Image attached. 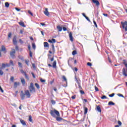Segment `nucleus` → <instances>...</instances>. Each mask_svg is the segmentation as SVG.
Wrapping results in <instances>:
<instances>
[{
	"label": "nucleus",
	"instance_id": "nucleus-32",
	"mask_svg": "<svg viewBox=\"0 0 127 127\" xmlns=\"http://www.w3.org/2000/svg\"><path fill=\"white\" fill-rule=\"evenodd\" d=\"M10 80V81H11V82H13L14 80V77L13 76H11Z\"/></svg>",
	"mask_w": 127,
	"mask_h": 127
},
{
	"label": "nucleus",
	"instance_id": "nucleus-45",
	"mask_svg": "<svg viewBox=\"0 0 127 127\" xmlns=\"http://www.w3.org/2000/svg\"><path fill=\"white\" fill-rule=\"evenodd\" d=\"M118 96H119V97H122V98H124V95H123V94H118Z\"/></svg>",
	"mask_w": 127,
	"mask_h": 127
},
{
	"label": "nucleus",
	"instance_id": "nucleus-27",
	"mask_svg": "<svg viewBox=\"0 0 127 127\" xmlns=\"http://www.w3.org/2000/svg\"><path fill=\"white\" fill-rule=\"evenodd\" d=\"M18 66H19V67H20V68H22V64L18 62Z\"/></svg>",
	"mask_w": 127,
	"mask_h": 127
},
{
	"label": "nucleus",
	"instance_id": "nucleus-60",
	"mask_svg": "<svg viewBox=\"0 0 127 127\" xmlns=\"http://www.w3.org/2000/svg\"><path fill=\"white\" fill-rule=\"evenodd\" d=\"M20 43H21V44H22V43H23V41H22V40H21V39H19V40Z\"/></svg>",
	"mask_w": 127,
	"mask_h": 127
},
{
	"label": "nucleus",
	"instance_id": "nucleus-52",
	"mask_svg": "<svg viewBox=\"0 0 127 127\" xmlns=\"http://www.w3.org/2000/svg\"><path fill=\"white\" fill-rule=\"evenodd\" d=\"M6 67H10V64H6Z\"/></svg>",
	"mask_w": 127,
	"mask_h": 127
},
{
	"label": "nucleus",
	"instance_id": "nucleus-7",
	"mask_svg": "<svg viewBox=\"0 0 127 127\" xmlns=\"http://www.w3.org/2000/svg\"><path fill=\"white\" fill-rule=\"evenodd\" d=\"M44 13L47 16H49V15H50V14L49 13V12L48 11V8H45V10L44 11Z\"/></svg>",
	"mask_w": 127,
	"mask_h": 127
},
{
	"label": "nucleus",
	"instance_id": "nucleus-40",
	"mask_svg": "<svg viewBox=\"0 0 127 127\" xmlns=\"http://www.w3.org/2000/svg\"><path fill=\"white\" fill-rule=\"evenodd\" d=\"M29 56L30 57H32V52H31V51H29Z\"/></svg>",
	"mask_w": 127,
	"mask_h": 127
},
{
	"label": "nucleus",
	"instance_id": "nucleus-1",
	"mask_svg": "<svg viewBox=\"0 0 127 127\" xmlns=\"http://www.w3.org/2000/svg\"><path fill=\"white\" fill-rule=\"evenodd\" d=\"M50 114L53 118H56V120L58 122H61V121L63 120L61 117H60V113L56 109L51 110Z\"/></svg>",
	"mask_w": 127,
	"mask_h": 127
},
{
	"label": "nucleus",
	"instance_id": "nucleus-41",
	"mask_svg": "<svg viewBox=\"0 0 127 127\" xmlns=\"http://www.w3.org/2000/svg\"><path fill=\"white\" fill-rule=\"evenodd\" d=\"M87 66H89L90 67H91L92 64L91 63H87Z\"/></svg>",
	"mask_w": 127,
	"mask_h": 127
},
{
	"label": "nucleus",
	"instance_id": "nucleus-51",
	"mask_svg": "<svg viewBox=\"0 0 127 127\" xmlns=\"http://www.w3.org/2000/svg\"><path fill=\"white\" fill-rule=\"evenodd\" d=\"M20 72H21V73H22V74H24V73H26V72H24V71H23V70H22V69L20 70Z\"/></svg>",
	"mask_w": 127,
	"mask_h": 127
},
{
	"label": "nucleus",
	"instance_id": "nucleus-21",
	"mask_svg": "<svg viewBox=\"0 0 127 127\" xmlns=\"http://www.w3.org/2000/svg\"><path fill=\"white\" fill-rule=\"evenodd\" d=\"M35 86L38 90H39L40 89V86H39V84H38V83H35Z\"/></svg>",
	"mask_w": 127,
	"mask_h": 127
},
{
	"label": "nucleus",
	"instance_id": "nucleus-49",
	"mask_svg": "<svg viewBox=\"0 0 127 127\" xmlns=\"http://www.w3.org/2000/svg\"><path fill=\"white\" fill-rule=\"evenodd\" d=\"M26 64L28 66V63H29V61L26 60L25 61Z\"/></svg>",
	"mask_w": 127,
	"mask_h": 127
},
{
	"label": "nucleus",
	"instance_id": "nucleus-29",
	"mask_svg": "<svg viewBox=\"0 0 127 127\" xmlns=\"http://www.w3.org/2000/svg\"><path fill=\"white\" fill-rule=\"evenodd\" d=\"M72 55L74 56L76 55V54H77V51H73L72 53Z\"/></svg>",
	"mask_w": 127,
	"mask_h": 127
},
{
	"label": "nucleus",
	"instance_id": "nucleus-15",
	"mask_svg": "<svg viewBox=\"0 0 127 127\" xmlns=\"http://www.w3.org/2000/svg\"><path fill=\"white\" fill-rule=\"evenodd\" d=\"M20 80L23 86H24L25 85V80L23 78H21Z\"/></svg>",
	"mask_w": 127,
	"mask_h": 127
},
{
	"label": "nucleus",
	"instance_id": "nucleus-31",
	"mask_svg": "<svg viewBox=\"0 0 127 127\" xmlns=\"http://www.w3.org/2000/svg\"><path fill=\"white\" fill-rule=\"evenodd\" d=\"M87 113H88V108H86L84 109V114H86Z\"/></svg>",
	"mask_w": 127,
	"mask_h": 127
},
{
	"label": "nucleus",
	"instance_id": "nucleus-14",
	"mask_svg": "<svg viewBox=\"0 0 127 127\" xmlns=\"http://www.w3.org/2000/svg\"><path fill=\"white\" fill-rule=\"evenodd\" d=\"M19 120H20L21 124H22V125L23 126H26V123H25V121H24V120H23L21 119H20Z\"/></svg>",
	"mask_w": 127,
	"mask_h": 127
},
{
	"label": "nucleus",
	"instance_id": "nucleus-22",
	"mask_svg": "<svg viewBox=\"0 0 127 127\" xmlns=\"http://www.w3.org/2000/svg\"><path fill=\"white\" fill-rule=\"evenodd\" d=\"M56 61H55L53 63V68H56L57 67V66H56Z\"/></svg>",
	"mask_w": 127,
	"mask_h": 127
},
{
	"label": "nucleus",
	"instance_id": "nucleus-54",
	"mask_svg": "<svg viewBox=\"0 0 127 127\" xmlns=\"http://www.w3.org/2000/svg\"><path fill=\"white\" fill-rule=\"evenodd\" d=\"M95 91H99V88H98V87H97V86H95Z\"/></svg>",
	"mask_w": 127,
	"mask_h": 127
},
{
	"label": "nucleus",
	"instance_id": "nucleus-38",
	"mask_svg": "<svg viewBox=\"0 0 127 127\" xmlns=\"http://www.w3.org/2000/svg\"><path fill=\"white\" fill-rule=\"evenodd\" d=\"M71 60H72V58H69V60H68L67 63L68 65H70V61H71Z\"/></svg>",
	"mask_w": 127,
	"mask_h": 127
},
{
	"label": "nucleus",
	"instance_id": "nucleus-44",
	"mask_svg": "<svg viewBox=\"0 0 127 127\" xmlns=\"http://www.w3.org/2000/svg\"><path fill=\"white\" fill-rule=\"evenodd\" d=\"M101 99L102 100H104V99H107V96L104 95L103 97H101Z\"/></svg>",
	"mask_w": 127,
	"mask_h": 127
},
{
	"label": "nucleus",
	"instance_id": "nucleus-46",
	"mask_svg": "<svg viewBox=\"0 0 127 127\" xmlns=\"http://www.w3.org/2000/svg\"><path fill=\"white\" fill-rule=\"evenodd\" d=\"M52 41L53 43H55V42H56V40H55V39H52Z\"/></svg>",
	"mask_w": 127,
	"mask_h": 127
},
{
	"label": "nucleus",
	"instance_id": "nucleus-64",
	"mask_svg": "<svg viewBox=\"0 0 127 127\" xmlns=\"http://www.w3.org/2000/svg\"><path fill=\"white\" fill-rule=\"evenodd\" d=\"M103 15L104 16H108V14H107V13H103Z\"/></svg>",
	"mask_w": 127,
	"mask_h": 127
},
{
	"label": "nucleus",
	"instance_id": "nucleus-56",
	"mask_svg": "<svg viewBox=\"0 0 127 127\" xmlns=\"http://www.w3.org/2000/svg\"><path fill=\"white\" fill-rule=\"evenodd\" d=\"M32 66L34 68V69H35V64H32Z\"/></svg>",
	"mask_w": 127,
	"mask_h": 127
},
{
	"label": "nucleus",
	"instance_id": "nucleus-62",
	"mask_svg": "<svg viewBox=\"0 0 127 127\" xmlns=\"http://www.w3.org/2000/svg\"><path fill=\"white\" fill-rule=\"evenodd\" d=\"M20 33L21 34H22L23 33V31H22V30H20Z\"/></svg>",
	"mask_w": 127,
	"mask_h": 127
},
{
	"label": "nucleus",
	"instance_id": "nucleus-50",
	"mask_svg": "<svg viewBox=\"0 0 127 127\" xmlns=\"http://www.w3.org/2000/svg\"><path fill=\"white\" fill-rule=\"evenodd\" d=\"M80 94H82V95H84V94H85V93L84 92V91L83 90H80Z\"/></svg>",
	"mask_w": 127,
	"mask_h": 127
},
{
	"label": "nucleus",
	"instance_id": "nucleus-2",
	"mask_svg": "<svg viewBox=\"0 0 127 127\" xmlns=\"http://www.w3.org/2000/svg\"><path fill=\"white\" fill-rule=\"evenodd\" d=\"M29 90L30 93H32V94L35 93L36 90H35V88L34 87V85H33V83H30V85L29 86Z\"/></svg>",
	"mask_w": 127,
	"mask_h": 127
},
{
	"label": "nucleus",
	"instance_id": "nucleus-30",
	"mask_svg": "<svg viewBox=\"0 0 127 127\" xmlns=\"http://www.w3.org/2000/svg\"><path fill=\"white\" fill-rule=\"evenodd\" d=\"M63 79L64 81H65V82H67V78H66V77L65 76H63Z\"/></svg>",
	"mask_w": 127,
	"mask_h": 127
},
{
	"label": "nucleus",
	"instance_id": "nucleus-9",
	"mask_svg": "<svg viewBox=\"0 0 127 127\" xmlns=\"http://www.w3.org/2000/svg\"><path fill=\"white\" fill-rule=\"evenodd\" d=\"M69 40H70L71 41V42H73V41H74L73 39V36L72 35V32H69Z\"/></svg>",
	"mask_w": 127,
	"mask_h": 127
},
{
	"label": "nucleus",
	"instance_id": "nucleus-10",
	"mask_svg": "<svg viewBox=\"0 0 127 127\" xmlns=\"http://www.w3.org/2000/svg\"><path fill=\"white\" fill-rule=\"evenodd\" d=\"M13 43L14 45L17 44V41H16V36H15L13 38Z\"/></svg>",
	"mask_w": 127,
	"mask_h": 127
},
{
	"label": "nucleus",
	"instance_id": "nucleus-57",
	"mask_svg": "<svg viewBox=\"0 0 127 127\" xmlns=\"http://www.w3.org/2000/svg\"><path fill=\"white\" fill-rule=\"evenodd\" d=\"M118 125H119V126H122V122L120 121H118Z\"/></svg>",
	"mask_w": 127,
	"mask_h": 127
},
{
	"label": "nucleus",
	"instance_id": "nucleus-63",
	"mask_svg": "<svg viewBox=\"0 0 127 127\" xmlns=\"http://www.w3.org/2000/svg\"><path fill=\"white\" fill-rule=\"evenodd\" d=\"M31 74H32L33 78H35V75H34V73H33V72H32Z\"/></svg>",
	"mask_w": 127,
	"mask_h": 127
},
{
	"label": "nucleus",
	"instance_id": "nucleus-59",
	"mask_svg": "<svg viewBox=\"0 0 127 127\" xmlns=\"http://www.w3.org/2000/svg\"><path fill=\"white\" fill-rule=\"evenodd\" d=\"M30 48H31L30 45H29L28 46V49H29V51H30Z\"/></svg>",
	"mask_w": 127,
	"mask_h": 127
},
{
	"label": "nucleus",
	"instance_id": "nucleus-18",
	"mask_svg": "<svg viewBox=\"0 0 127 127\" xmlns=\"http://www.w3.org/2000/svg\"><path fill=\"white\" fill-rule=\"evenodd\" d=\"M57 29H58V30H59V31L61 32L62 31V27L60 26H58L57 27Z\"/></svg>",
	"mask_w": 127,
	"mask_h": 127
},
{
	"label": "nucleus",
	"instance_id": "nucleus-37",
	"mask_svg": "<svg viewBox=\"0 0 127 127\" xmlns=\"http://www.w3.org/2000/svg\"><path fill=\"white\" fill-rule=\"evenodd\" d=\"M32 48H33V49H35V47H36L35 44L32 43Z\"/></svg>",
	"mask_w": 127,
	"mask_h": 127
},
{
	"label": "nucleus",
	"instance_id": "nucleus-12",
	"mask_svg": "<svg viewBox=\"0 0 127 127\" xmlns=\"http://www.w3.org/2000/svg\"><path fill=\"white\" fill-rule=\"evenodd\" d=\"M20 85V82H15L14 83V88H17V86Z\"/></svg>",
	"mask_w": 127,
	"mask_h": 127
},
{
	"label": "nucleus",
	"instance_id": "nucleus-35",
	"mask_svg": "<svg viewBox=\"0 0 127 127\" xmlns=\"http://www.w3.org/2000/svg\"><path fill=\"white\" fill-rule=\"evenodd\" d=\"M40 81L42 83H45V82H46V80H45V79H42V78L40 79Z\"/></svg>",
	"mask_w": 127,
	"mask_h": 127
},
{
	"label": "nucleus",
	"instance_id": "nucleus-39",
	"mask_svg": "<svg viewBox=\"0 0 127 127\" xmlns=\"http://www.w3.org/2000/svg\"><path fill=\"white\" fill-rule=\"evenodd\" d=\"M6 67V65L4 64H2V68H5Z\"/></svg>",
	"mask_w": 127,
	"mask_h": 127
},
{
	"label": "nucleus",
	"instance_id": "nucleus-55",
	"mask_svg": "<svg viewBox=\"0 0 127 127\" xmlns=\"http://www.w3.org/2000/svg\"><path fill=\"white\" fill-rule=\"evenodd\" d=\"M63 29L64 31H66V30H67V28H66V27H64L63 28Z\"/></svg>",
	"mask_w": 127,
	"mask_h": 127
},
{
	"label": "nucleus",
	"instance_id": "nucleus-13",
	"mask_svg": "<svg viewBox=\"0 0 127 127\" xmlns=\"http://www.w3.org/2000/svg\"><path fill=\"white\" fill-rule=\"evenodd\" d=\"M93 3H95L96 5H100V2L97 0H92Z\"/></svg>",
	"mask_w": 127,
	"mask_h": 127
},
{
	"label": "nucleus",
	"instance_id": "nucleus-28",
	"mask_svg": "<svg viewBox=\"0 0 127 127\" xmlns=\"http://www.w3.org/2000/svg\"><path fill=\"white\" fill-rule=\"evenodd\" d=\"M5 6L6 7H8V6H9V3H8V2H6L5 3Z\"/></svg>",
	"mask_w": 127,
	"mask_h": 127
},
{
	"label": "nucleus",
	"instance_id": "nucleus-34",
	"mask_svg": "<svg viewBox=\"0 0 127 127\" xmlns=\"http://www.w3.org/2000/svg\"><path fill=\"white\" fill-rule=\"evenodd\" d=\"M51 103L53 105H55V104H56V102H55V101L52 100H51Z\"/></svg>",
	"mask_w": 127,
	"mask_h": 127
},
{
	"label": "nucleus",
	"instance_id": "nucleus-42",
	"mask_svg": "<svg viewBox=\"0 0 127 127\" xmlns=\"http://www.w3.org/2000/svg\"><path fill=\"white\" fill-rule=\"evenodd\" d=\"M114 96H115V93H113L111 95H109V97H110L111 98H113V97H114Z\"/></svg>",
	"mask_w": 127,
	"mask_h": 127
},
{
	"label": "nucleus",
	"instance_id": "nucleus-48",
	"mask_svg": "<svg viewBox=\"0 0 127 127\" xmlns=\"http://www.w3.org/2000/svg\"><path fill=\"white\" fill-rule=\"evenodd\" d=\"M85 18H86V19H87V20H88V21H89V22L91 21L90 20V19H89V17H87V16H85Z\"/></svg>",
	"mask_w": 127,
	"mask_h": 127
},
{
	"label": "nucleus",
	"instance_id": "nucleus-58",
	"mask_svg": "<svg viewBox=\"0 0 127 127\" xmlns=\"http://www.w3.org/2000/svg\"><path fill=\"white\" fill-rule=\"evenodd\" d=\"M16 10H17V11H20V9L18 8H15Z\"/></svg>",
	"mask_w": 127,
	"mask_h": 127
},
{
	"label": "nucleus",
	"instance_id": "nucleus-8",
	"mask_svg": "<svg viewBox=\"0 0 127 127\" xmlns=\"http://www.w3.org/2000/svg\"><path fill=\"white\" fill-rule=\"evenodd\" d=\"M0 51L3 52L4 54L6 53V49H5V47L4 46L2 45L1 46V48Z\"/></svg>",
	"mask_w": 127,
	"mask_h": 127
},
{
	"label": "nucleus",
	"instance_id": "nucleus-23",
	"mask_svg": "<svg viewBox=\"0 0 127 127\" xmlns=\"http://www.w3.org/2000/svg\"><path fill=\"white\" fill-rule=\"evenodd\" d=\"M44 47H49V44H48V43L46 42H44Z\"/></svg>",
	"mask_w": 127,
	"mask_h": 127
},
{
	"label": "nucleus",
	"instance_id": "nucleus-3",
	"mask_svg": "<svg viewBox=\"0 0 127 127\" xmlns=\"http://www.w3.org/2000/svg\"><path fill=\"white\" fill-rule=\"evenodd\" d=\"M14 54H15V50L12 49V51L10 52V56H11L12 59L15 58V55Z\"/></svg>",
	"mask_w": 127,
	"mask_h": 127
},
{
	"label": "nucleus",
	"instance_id": "nucleus-61",
	"mask_svg": "<svg viewBox=\"0 0 127 127\" xmlns=\"http://www.w3.org/2000/svg\"><path fill=\"white\" fill-rule=\"evenodd\" d=\"M40 24L42 25V26H44V25H45V23H41Z\"/></svg>",
	"mask_w": 127,
	"mask_h": 127
},
{
	"label": "nucleus",
	"instance_id": "nucleus-20",
	"mask_svg": "<svg viewBox=\"0 0 127 127\" xmlns=\"http://www.w3.org/2000/svg\"><path fill=\"white\" fill-rule=\"evenodd\" d=\"M9 65L10 66H14V64L13 63V61H12V60H10Z\"/></svg>",
	"mask_w": 127,
	"mask_h": 127
},
{
	"label": "nucleus",
	"instance_id": "nucleus-5",
	"mask_svg": "<svg viewBox=\"0 0 127 127\" xmlns=\"http://www.w3.org/2000/svg\"><path fill=\"white\" fill-rule=\"evenodd\" d=\"M25 95L26 96V98H30L31 95L29 90L25 91Z\"/></svg>",
	"mask_w": 127,
	"mask_h": 127
},
{
	"label": "nucleus",
	"instance_id": "nucleus-33",
	"mask_svg": "<svg viewBox=\"0 0 127 127\" xmlns=\"http://www.w3.org/2000/svg\"><path fill=\"white\" fill-rule=\"evenodd\" d=\"M93 23L95 25V26L97 28L98 27V25H97V23L96 22V21L95 20H93Z\"/></svg>",
	"mask_w": 127,
	"mask_h": 127
},
{
	"label": "nucleus",
	"instance_id": "nucleus-53",
	"mask_svg": "<svg viewBox=\"0 0 127 127\" xmlns=\"http://www.w3.org/2000/svg\"><path fill=\"white\" fill-rule=\"evenodd\" d=\"M0 91H1L2 93H3V90H2V88H1V86H0Z\"/></svg>",
	"mask_w": 127,
	"mask_h": 127
},
{
	"label": "nucleus",
	"instance_id": "nucleus-36",
	"mask_svg": "<svg viewBox=\"0 0 127 127\" xmlns=\"http://www.w3.org/2000/svg\"><path fill=\"white\" fill-rule=\"evenodd\" d=\"M28 13H29V14H30L31 16H33V14H32V13L31 12V11H30V10H28Z\"/></svg>",
	"mask_w": 127,
	"mask_h": 127
},
{
	"label": "nucleus",
	"instance_id": "nucleus-19",
	"mask_svg": "<svg viewBox=\"0 0 127 127\" xmlns=\"http://www.w3.org/2000/svg\"><path fill=\"white\" fill-rule=\"evenodd\" d=\"M96 109L98 112H99V113H102V110H101V107H100V106H98Z\"/></svg>",
	"mask_w": 127,
	"mask_h": 127
},
{
	"label": "nucleus",
	"instance_id": "nucleus-24",
	"mask_svg": "<svg viewBox=\"0 0 127 127\" xmlns=\"http://www.w3.org/2000/svg\"><path fill=\"white\" fill-rule=\"evenodd\" d=\"M108 105L109 106H115V103L112 101L109 102Z\"/></svg>",
	"mask_w": 127,
	"mask_h": 127
},
{
	"label": "nucleus",
	"instance_id": "nucleus-47",
	"mask_svg": "<svg viewBox=\"0 0 127 127\" xmlns=\"http://www.w3.org/2000/svg\"><path fill=\"white\" fill-rule=\"evenodd\" d=\"M71 99L72 100H75V99H76V95H74V96H72Z\"/></svg>",
	"mask_w": 127,
	"mask_h": 127
},
{
	"label": "nucleus",
	"instance_id": "nucleus-17",
	"mask_svg": "<svg viewBox=\"0 0 127 127\" xmlns=\"http://www.w3.org/2000/svg\"><path fill=\"white\" fill-rule=\"evenodd\" d=\"M48 56L49 57V60L51 61V62L54 61V58H50L51 57V55H48Z\"/></svg>",
	"mask_w": 127,
	"mask_h": 127
},
{
	"label": "nucleus",
	"instance_id": "nucleus-26",
	"mask_svg": "<svg viewBox=\"0 0 127 127\" xmlns=\"http://www.w3.org/2000/svg\"><path fill=\"white\" fill-rule=\"evenodd\" d=\"M29 121L30 122V123H32V117L31 116L29 117Z\"/></svg>",
	"mask_w": 127,
	"mask_h": 127
},
{
	"label": "nucleus",
	"instance_id": "nucleus-43",
	"mask_svg": "<svg viewBox=\"0 0 127 127\" xmlns=\"http://www.w3.org/2000/svg\"><path fill=\"white\" fill-rule=\"evenodd\" d=\"M8 38H10V37H11V33L8 34Z\"/></svg>",
	"mask_w": 127,
	"mask_h": 127
},
{
	"label": "nucleus",
	"instance_id": "nucleus-11",
	"mask_svg": "<svg viewBox=\"0 0 127 127\" xmlns=\"http://www.w3.org/2000/svg\"><path fill=\"white\" fill-rule=\"evenodd\" d=\"M20 96L21 98V99L23 100V99H24V98L25 97V94H23V91H21V94H20Z\"/></svg>",
	"mask_w": 127,
	"mask_h": 127
},
{
	"label": "nucleus",
	"instance_id": "nucleus-16",
	"mask_svg": "<svg viewBox=\"0 0 127 127\" xmlns=\"http://www.w3.org/2000/svg\"><path fill=\"white\" fill-rule=\"evenodd\" d=\"M19 24L22 27H26L25 25H24V23L22 21L19 22Z\"/></svg>",
	"mask_w": 127,
	"mask_h": 127
},
{
	"label": "nucleus",
	"instance_id": "nucleus-4",
	"mask_svg": "<svg viewBox=\"0 0 127 127\" xmlns=\"http://www.w3.org/2000/svg\"><path fill=\"white\" fill-rule=\"evenodd\" d=\"M122 25L123 28H125V31H127V21H125V22H122Z\"/></svg>",
	"mask_w": 127,
	"mask_h": 127
},
{
	"label": "nucleus",
	"instance_id": "nucleus-6",
	"mask_svg": "<svg viewBox=\"0 0 127 127\" xmlns=\"http://www.w3.org/2000/svg\"><path fill=\"white\" fill-rule=\"evenodd\" d=\"M122 73L123 76H125V77H127V70H126L125 68H124L122 70Z\"/></svg>",
	"mask_w": 127,
	"mask_h": 127
},
{
	"label": "nucleus",
	"instance_id": "nucleus-25",
	"mask_svg": "<svg viewBox=\"0 0 127 127\" xmlns=\"http://www.w3.org/2000/svg\"><path fill=\"white\" fill-rule=\"evenodd\" d=\"M24 75L27 80H29V77H28V75H27V74H26V73H24Z\"/></svg>",
	"mask_w": 127,
	"mask_h": 127
}]
</instances>
